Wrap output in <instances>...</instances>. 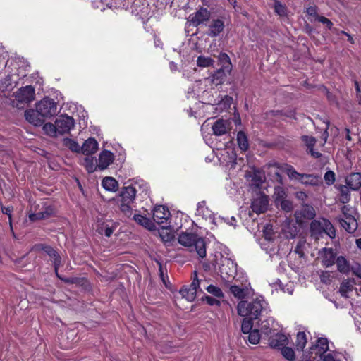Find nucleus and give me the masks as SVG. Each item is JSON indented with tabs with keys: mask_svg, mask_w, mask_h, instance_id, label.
I'll list each match as a JSON object with an SVG mask.
<instances>
[{
	"mask_svg": "<svg viewBox=\"0 0 361 361\" xmlns=\"http://www.w3.org/2000/svg\"><path fill=\"white\" fill-rule=\"evenodd\" d=\"M280 205L281 209L286 212H290L293 209V203L290 200H283Z\"/></svg>",
	"mask_w": 361,
	"mask_h": 361,
	"instance_id": "obj_55",
	"label": "nucleus"
},
{
	"mask_svg": "<svg viewBox=\"0 0 361 361\" xmlns=\"http://www.w3.org/2000/svg\"><path fill=\"white\" fill-rule=\"evenodd\" d=\"M224 22L221 19H214L209 25L207 35L212 37H216L224 30Z\"/></svg>",
	"mask_w": 361,
	"mask_h": 361,
	"instance_id": "obj_21",
	"label": "nucleus"
},
{
	"mask_svg": "<svg viewBox=\"0 0 361 361\" xmlns=\"http://www.w3.org/2000/svg\"><path fill=\"white\" fill-rule=\"evenodd\" d=\"M225 71V69L220 68L212 75L211 80L214 85L217 86L224 82L226 77Z\"/></svg>",
	"mask_w": 361,
	"mask_h": 361,
	"instance_id": "obj_33",
	"label": "nucleus"
},
{
	"mask_svg": "<svg viewBox=\"0 0 361 361\" xmlns=\"http://www.w3.org/2000/svg\"><path fill=\"white\" fill-rule=\"evenodd\" d=\"M74 119L67 115H60L54 123H47L43 126L44 133L51 137H56L70 132L74 128Z\"/></svg>",
	"mask_w": 361,
	"mask_h": 361,
	"instance_id": "obj_2",
	"label": "nucleus"
},
{
	"mask_svg": "<svg viewBox=\"0 0 361 361\" xmlns=\"http://www.w3.org/2000/svg\"><path fill=\"white\" fill-rule=\"evenodd\" d=\"M307 343V336L305 332L300 331L297 334L295 345L298 350H302Z\"/></svg>",
	"mask_w": 361,
	"mask_h": 361,
	"instance_id": "obj_40",
	"label": "nucleus"
},
{
	"mask_svg": "<svg viewBox=\"0 0 361 361\" xmlns=\"http://www.w3.org/2000/svg\"><path fill=\"white\" fill-rule=\"evenodd\" d=\"M288 337L282 333H277L269 338V345L273 348L284 347L288 343Z\"/></svg>",
	"mask_w": 361,
	"mask_h": 361,
	"instance_id": "obj_22",
	"label": "nucleus"
},
{
	"mask_svg": "<svg viewBox=\"0 0 361 361\" xmlns=\"http://www.w3.org/2000/svg\"><path fill=\"white\" fill-rule=\"evenodd\" d=\"M283 171L291 180L300 182L301 178H302V173H298L291 165L285 164L283 166Z\"/></svg>",
	"mask_w": 361,
	"mask_h": 361,
	"instance_id": "obj_30",
	"label": "nucleus"
},
{
	"mask_svg": "<svg viewBox=\"0 0 361 361\" xmlns=\"http://www.w3.org/2000/svg\"><path fill=\"white\" fill-rule=\"evenodd\" d=\"M196 214L202 216L206 220H209L212 224L218 226L224 219H221L220 216L218 218L214 217L213 212L206 206L204 201L200 202L197 204Z\"/></svg>",
	"mask_w": 361,
	"mask_h": 361,
	"instance_id": "obj_9",
	"label": "nucleus"
},
{
	"mask_svg": "<svg viewBox=\"0 0 361 361\" xmlns=\"http://www.w3.org/2000/svg\"><path fill=\"white\" fill-rule=\"evenodd\" d=\"M252 320L253 319H251L248 317H246L243 319L242 322L241 330L244 334H247L249 332L253 331V323L252 322Z\"/></svg>",
	"mask_w": 361,
	"mask_h": 361,
	"instance_id": "obj_48",
	"label": "nucleus"
},
{
	"mask_svg": "<svg viewBox=\"0 0 361 361\" xmlns=\"http://www.w3.org/2000/svg\"><path fill=\"white\" fill-rule=\"evenodd\" d=\"M245 177L248 181H250V185L252 186L259 187L264 181V177L262 176L261 173L254 171L252 174L247 173L245 174Z\"/></svg>",
	"mask_w": 361,
	"mask_h": 361,
	"instance_id": "obj_31",
	"label": "nucleus"
},
{
	"mask_svg": "<svg viewBox=\"0 0 361 361\" xmlns=\"http://www.w3.org/2000/svg\"><path fill=\"white\" fill-rule=\"evenodd\" d=\"M260 245L262 250H264L270 256L275 255L277 252L276 243L274 240V238L266 234V238H262L260 240Z\"/></svg>",
	"mask_w": 361,
	"mask_h": 361,
	"instance_id": "obj_20",
	"label": "nucleus"
},
{
	"mask_svg": "<svg viewBox=\"0 0 361 361\" xmlns=\"http://www.w3.org/2000/svg\"><path fill=\"white\" fill-rule=\"evenodd\" d=\"M33 250L37 251H44L47 255L52 258L54 260L55 271L57 272L60 264V257L57 252L51 247L43 244H39L35 245L33 247Z\"/></svg>",
	"mask_w": 361,
	"mask_h": 361,
	"instance_id": "obj_16",
	"label": "nucleus"
},
{
	"mask_svg": "<svg viewBox=\"0 0 361 361\" xmlns=\"http://www.w3.org/2000/svg\"><path fill=\"white\" fill-rule=\"evenodd\" d=\"M268 198L266 195H259L255 197L251 204L252 211L257 214L264 213L268 207Z\"/></svg>",
	"mask_w": 361,
	"mask_h": 361,
	"instance_id": "obj_15",
	"label": "nucleus"
},
{
	"mask_svg": "<svg viewBox=\"0 0 361 361\" xmlns=\"http://www.w3.org/2000/svg\"><path fill=\"white\" fill-rule=\"evenodd\" d=\"M348 186L353 190L359 189L361 186V173H352L345 178Z\"/></svg>",
	"mask_w": 361,
	"mask_h": 361,
	"instance_id": "obj_27",
	"label": "nucleus"
},
{
	"mask_svg": "<svg viewBox=\"0 0 361 361\" xmlns=\"http://www.w3.org/2000/svg\"><path fill=\"white\" fill-rule=\"evenodd\" d=\"M82 165L85 167L88 173H92L95 171L98 168L94 158L92 157H89V155L84 158Z\"/></svg>",
	"mask_w": 361,
	"mask_h": 361,
	"instance_id": "obj_34",
	"label": "nucleus"
},
{
	"mask_svg": "<svg viewBox=\"0 0 361 361\" xmlns=\"http://www.w3.org/2000/svg\"><path fill=\"white\" fill-rule=\"evenodd\" d=\"M307 13L310 16H314L317 18V8L315 6H310L307 8Z\"/></svg>",
	"mask_w": 361,
	"mask_h": 361,
	"instance_id": "obj_61",
	"label": "nucleus"
},
{
	"mask_svg": "<svg viewBox=\"0 0 361 361\" xmlns=\"http://www.w3.org/2000/svg\"><path fill=\"white\" fill-rule=\"evenodd\" d=\"M205 289L209 293H210L215 298L222 299L224 297V293L221 290V289L216 286L211 284L207 286Z\"/></svg>",
	"mask_w": 361,
	"mask_h": 361,
	"instance_id": "obj_41",
	"label": "nucleus"
},
{
	"mask_svg": "<svg viewBox=\"0 0 361 361\" xmlns=\"http://www.w3.org/2000/svg\"><path fill=\"white\" fill-rule=\"evenodd\" d=\"M133 202H126L124 200H120L119 207L121 211L127 216L133 215V209L131 204Z\"/></svg>",
	"mask_w": 361,
	"mask_h": 361,
	"instance_id": "obj_45",
	"label": "nucleus"
},
{
	"mask_svg": "<svg viewBox=\"0 0 361 361\" xmlns=\"http://www.w3.org/2000/svg\"><path fill=\"white\" fill-rule=\"evenodd\" d=\"M247 339L250 343L255 345L259 342L260 334L258 329H253V331L247 334V336L244 338Z\"/></svg>",
	"mask_w": 361,
	"mask_h": 361,
	"instance_id": "obj_43",
	"label": "nucleus"
},
{
	"mask_svg": "<svg viewBox=\"0 0 361 361\" xmlns=\"http://www.w3.org/2000/svg\"><path fill=\"white\" fill-rule=\"evenodd\" d=\"M305 245V241L300 240L296 247H295V252L297 253L300 257H303L304 252H303V246Z\"/></svg>",
	"mask_w": 361,
	"mask_h": 361,
	"instance_id": "obj_56",
	"label": "nucleus"
},
{
	"mask_svg": "<svg viewBox=\"0 0 361 361\" xmlns=\"http://www.w3.org/2000/svg\"><path fill=\"white\" fill-rule=\"evenodd\" d=\"M353 290V286L348 281H344L341 283L340 286L341 295L344 298L348 297V293Z\"/></svg>",
	"mask_w": 361,
	"mask_h": 361,
	"instance_id": "obj_47",
	"label": "nucleus"
},
{
	"mask_svg": "<svg viewBox=\"0 0 361 361\" xmlns=\"http://www.w3.org/2000/svg\"><path fill=\"white\" fill-rule=\"evenodd\" d=\"M274 319L271 317L265 319L261 324L260 329L266 335L271 333V329L273 327Z\"/></svg>",
	"mask_w": 361,
	"mask_h": 361,
	"instance_id": "obj_46",
	"label": "nucleus"
},
{
	"mask_svg": "<svg viewBox=\"0 0 361 361\" xmlns=\"http://www.w3.org/2000/svg\"><path fill=\"white\" fill-rule=\"evenodd\" d=\"M25 118L30 123L35 126H40L44 121V117L39 114L38 109H30L25 111Z\"/></svg>",
	"mask_w": 361,
	"mask_h": 361,
	"instance_id": "obj_18",
	"label": "nucleus"
},
{
	"mask_svg": "<svg viewBox=\"0 0 361 361\" xmlns=\"http://www.w3.org/2000/svg\"><path fill=\"white\" fill-rule=\"evenodd\" d=\"M114 155L109 150H103L100 152L98 159L97 166L100 170H104L113 163Z\"/></svg>",
	"mask_w": 361,
	"mask_h": 361,
	"instance_id": "obj_19",
	"label": "nucleus"
},
{
	"mask_svg": "<svg viewBox=\"0 0 361 361\" xmlns=\"http://www.w3.org/2000/svg\"><path fill=\"white\" fill-rule=\"evenodd\" d=\"M266 234L271 235L273 237L274 233L272 231V226L270 225H267L263 230V238H266Z\"/></svg>",
	"mask_w": 361,
	"mask_h": 361,
	"instance_id": "obj_59",
	"label": "nucleus"
},
{
	"mask_svg": "<svg viewBox=\"0 0 361 361\" xmlns=\"http://www.w3.org/2000/svg\"><path fill=\"white\" fill-rule=\"evenodd\" d=\"M194 274L195 277L193 281L188 287L191 289V291L195 292V293L197 295V289L200 288V281L197 279V275L196 271H195Z\"/></svg>",
	"mask_w": 361,
	"mask_h": 361,
	"instance_id": "obj_54",
	"label": "nucleus"
},
{
	"mask_svg": "<svg viewBox=\"0 0 361 361\" xmlns=\"http://www.w3.org/2000/svg\"><path fill=\"white\" fill-rule=\"evenodd\" d=\"M2 83H3V85L5 87H8L9 86H11L12 85V83H11V75H8L4 79V80L2 81Z\"/></svg>",
	"mask_w": 361,
	"mask_h": 361,
	"instance_id": "obj_63",
	"label": "nucleus"
},
{
	"mask_svg": "<svg viewBox=\"0 0 361 361\" xmlns=\"http://www.w3.org/2000/svg\"><path fill=\"white\" fill-rule=\"evenodd\" d=\"M219 61H220L223 69L226 71H231L232 66L229 56L226 53H221L219 55Z\"/></svg>",
	"mask_w": 361,
	"mask_h": 361,
	"instance_id": "obj_38",
	"label": "nucleus"
},
{
	"mask_svg": "<svg viewBox=\"0 0 361 361\" xmlns=\"http://www.w3.org/2000/svg\"><path fill=\"white\" fill-rule=\"evenodd\" d=\"M98 149V142L92 137L88 138L85 141L82 146L81 147V151L85 155H90L94 154Z\"/></svg>",
	"mask_w": 361,
	"mask_h": 361,
	"instance_id": "obj_23",
	"label": "nucleus"
},
{
	"mask_svg": "<svg viewBox=\"0 0 361 361\" xmlns=\"http://www.w3.org/2000/svg\"><path fill=\"white\" fill-rule=\"evenodd\" d=\"M329 342L326 338H319L316 343L310 348V354L314 360L322 358L329 350Z\"/></svg>",
	"mask_w": 361,
	"mask_h": 361,
	"instance_id": "obj_10",
	"label": "nucleus"
},
{
	"mask_svg": "<svg viewBox=\"0 0 361 361\" xmlns=\"http://www.w3.org/2000/svg\"><path fill=\"white\" fill-rule=\"evenodd\" d=\"M51 209L46 208L44 209V211L30 214L29 215V219L31 221H36V220L47 219L51 214Z\"/></svg>",
	"mask_w": 361,
	"mask_h": 361,
	"instance_id": "obj_39",
	"label": "nucleus"
},
{
	"mask_svg": "<svg viewBox=\"0 0 361 361\" xmlns=\"http://www.w3.org/2000/svg\"><path fill=\"white\" fill-rule=\"evenodd\" d=\"M102 185L103 188L108 191L115 192L118 188L117 180L112 177H105L102 180Z\"/></svg>",
	"mask_w": 361,
	"mask_h": 361,
	"instance_id": "obj_32",
	"label": "nucleus"
},
{
	"mask_svg": "<svg viewBox=\"0 0 361 361\" xmlns=\"http://www.w3.org/2000/svg\"><path fill=\"white\" fill-rule=\"evenodd\" d=\"M63 143L65 147L73 152L80 153L81 151V147L80 145L72 139L65 138L63 140Z\"/></svg>",
	"mask_w": 361,
	"mask_h": 361,
	"instance_id": "obj_35",
	"label": "nucleus"
},
{
	"mask_svg": "<svg viewBox=\"0 0 361 361\" xmlns=\"http://www.w3.org/2000/svg\"><path fill=\"white\" fill-rule=\"evenodd\" d=\"M239 315L257 319L263 313L268 312V304L263 298H257L252 302L240 301L238 305Z\"/></svg>",
	"mask_w": 361,
	"mask_h": 361,
	"instance_id": "obj_1",
	"label": "nucleus"
},
{
	"mask_svg": "<svg viewBox=\"0 0 361 361\" xmlns=\"http://www.w3.org/2000/svg\"><path fill=\"white\" fill-rule=\"evenodd\" d=\"M315 216V211L313 207L305 204L300 209L295 211V217L298 224H302L305 220H310Z\"/></svg>",
	"mask_w": 361,
	"mask_h": 361,
	"instance_id": "obj_12",
	"label": "nucleus"
},
{
	"mask_svg": "<svg viewBox=\"0 0 361 361\" xmlns=\"http://www.w3.org/2000/svg\"><path fill=\"white\" fill-rule=\"evenodd\" d=\"M324 178L327 185H332L335 181V173L332 171H328L325 173Z\"/></svg>",
	"mask_w": 361,
	"mask_h": 361,
	"instance_id": "obj_51",
	"label": "nucleus"
},
{
	"mask_svg": "<svg viewBox=\"0 0 361 361\" xmlns=\"http://www.w3.org/2000/svg\"><path fill=\"white\" fill-rule=\"evenodd\" d=\"M250 286V283H242L241 286L233 285L230 288V290L231 293L238 299H243L248 294V288Z\"/></svg>",
	"mask_w": 361,
	"mask_h": 361,
	"instance_id": "obj_24",
	"label": "nucleus"
},
{
	"mask_svg": "<svg viewBox=\"0 0 361 361\" xmlns=\"http://www.w3.org/2000/svg\"><path fill=\"white\" fill-rule=\"evenodd\" d=\"M136 195V188L131 185L125 186L122 188L121 192L120 200L127 201L128 202H133Z\"/></svg>",
	"mask_w": 361,
	"mask_h": 361,
	"instance_id": "obj_26",
	"label": "nucleus"
},
{
	"mask_svg": "<svg viewBox=\"0 0 361 361\" xmlns=\"http://www.w3.org/2000/svg\"><path fill=\"white\" fill-rule=\"evenodd\" d=\"M219 299V298H214L209 295H206L204 298V301H206L207 304L212 306H220L221 301Z\"/></svg>",
	"mask_w": 361,
	"mask_h": 361,
	"instance_id": "obj_52",
	"label": "nucleus"
},
{
	"mask_svg": "<svg viewBox=\"0 0 361 361\" xmlns=\"http://www.w3.org/2000/svg\"><path fill=\"white\" fill-rule=\"evenodd\" d=\"M319 255L322 259V264L325 267L334 265L337 258L336 253L333 248L324 247L319 252Z\"/></svg>",
	"mask_w": 361,
	"mask_h": 361,
	"instance_id": "obj_13",
	"label": "nucleus"
},
{
	"mask_svg": "<svg viewBox=\"0 0 361 361\" xmlns=\"http://www.w3.org/2000/svg\"><path fill=\"white\" fill-rule=\"evenodd\" d=\"M180 293L183 298H185L188 301H193L196 298L195 292L191 291L188 286H184L180 290Z\"/></svg>",
	"mask_w": 361,
	"mask_h": 361,
	"instance_id": "obj_44",
	"label": "nucleus"
},
{
	"mask_svg": "<svg viewBox=\"0 0 361 361\" xmlns=\"http://www.w3.org/2000/svg\"><path fill=\"white\" fill-rule=\"evenodd\" d=\"M300 183L305 185L318 186L322 183V179L319 175L302 173Z\"/></svg>",
	"mask_w": 361,
	"mask_h": 361,
	"instance_id": "obj_25",
	"label": "nucleus"
},
{
	"mask_svg": "<svg viewBox=\"0 0 361 361\" xmlns=\"http://www.w3.org/2000/svg\"><path fill=\"white\" fill-rule=\"evenodd\" d=\"M223 219H224V220L221 223H219V225H220L222 223H226L227 224H228L230 226H235L236 219L235 217L232 216L230 219H228L227 221L226 220V219H224V218H223Z\"/></svg>",
	"mask_w": 361,
	"mask_h": 361,
	"instance_id": "obj_62",
	"label": "nucleus"
},
{
	"mask_svg": "<svg viewBox=\"0 0 361 361\" xmlns=\"http://www.w3.org/2000/svg\"><path fill=\"white\" fill-rule=\"evenodd\" d=\"M114 229L113 227H105L104 231V235L108 238L110 237L114 233Z\"/></svg>",
	"mask_w": 361,
	"mask_h": 361,
	"instance_id": "obj_64",
	"label": "nucleus"
},
{
	"mask_svg": "<svg viewBox=\"0 0 361 361\" xmlns=\"http://www.w3.org/2000/svg\"><path fill=\"white\" fill-rule=\"evenodd\" d=\"M319 22L324 24L326 25V27L331 30L332 26H333V23L332 22L329 20L326 17H324V16H317V19Z\"/></svg>",
	"mask_w": 361,
	"mask_h": 361,
	"instance_id": "obj_57",
	"label": "nucleus"
},
{
	"mask_svg": "<svg viewBox=\"0 0 361 361\" xmlns=\"http://www.w3.org/2000/svg\"><path fill=\"white\" fill-rule=\"evenodd\" d=\"M310 232L311 235L316 240L322 237L323 233L327 234L331 238H334L336 236L333 225L325 219H323L322 221H312L310 224Z\"/></svg>",
	"mask_w": 361,
	"mask_h": 361,
	"instance_id": "obj_6",
	"label": "nucleus"
},
{
	"mask_svg": "<svg viewBox=\"0 0 361 361\" xmlns=\"http://www.w3.org/2000/svg\"><path fill=\"white\" fill-rule=\"evenodd\" d=\"M281 354L282 355L289 361H293L295 360V352L294 350L289 347H283L281 348Z\"/></svg>",
	"mask_w": 361,
	"mask_h": 361,
	"instance_id": "obj_49",
	"label": "nucleus"
},
{
	"mask_svg": "<svg viewBox=\"0 0 361 361\" xmlns=\"http://www.w3.org/2000/svg\"><path fill=\"white\" fill-rule=\"evenodd\" d=\"M11 105L17 109H23L35 99V90L32 85L18 89L13 94Z\"/></svg>",
	"mask_w": 361,
	"mask_h": 361,
	"instance_id": "obj_5",
	"label": "nucleus"
},
{
	"mask_svg": "<svg viewBox=\"0 0 361 361\" xmlns=\"http://www.w3.org/2000/svg\"><path fill=\"white\" fill-rule=\"evenodd\" d=\"M348 186L339 185L338 189L341 193L340 201L342 203H347L350 199V190Z\"/></svg>",
	"mask_w": 361,
	"mask_h": 361,
	"instance_id": "obj_42",
	"label": "nucleus"
},
{
	"mask_svg": "<svg viewBox=\"0 0 361 361\" xmlns=\"http://www.w3.org/2000/svg\"><path fill=\"white\" fill-rule=\"evenodd\" d=\"M342 214L338 221L342 227L348 233H353L357 228V223L352 214V209L348 206H343L341 209Z\"/></svg>",
	"mask_w": 361,
	"mask_h": 361,
	"instance_id": "obj_8",
	"label": "nucleus"
},
{
	"mask_svg": "<svg viewBox=\"0 0 361 361\" xmlns=\"http://www.w3.org/2000/svg\"><path fill=\"white\" fill-rule=\"evenodd\" d=\"M274 9L276 13H277L279 16H285L286 13V9L284 6H283L280 2L276 1L274 4Z\"/></svg>",
	"mask_w": 361,
	"mask_h": 361,
	"instance_id": "obj_53",
	"label": "nucleus"
},
{
	"mask_svg": "<svg viewBox=\"0 0 361 361\" xmlns=\"http://www.w3.org/2000/svg\"><path fill=\"white\" fill-rule=\"evenodd\" d=\"M301 139L307 146L308 150L311 149V148H314V146L316 143V139L314 137L303 135L302 136Z\"/></svg>",
	"mask_w": 361,
	"mask_h": 361,
	"instance_id": "obj_50",
	"label": "nucleus"
},
{
	"mask_svg": "<svg viewBox=\"0 0 361 361\" xmlns=\"http://www.w3.org/2000/svg\"><path fill=\"white\" fill-rule=\"evenodd\" d=\"M237 142L240 149L243 151H246L248 149L249 144L247 137L245 133L243 131H240L237 135Z\"/></svg>",
	"mask_w": 361,
	"mask_h": 361,
	"instance_id": "obj_36",
	"label": "nucleus"
},
{
	"mask_svg": "<svg viewBox=\"0 0 361 361\" xmlns=\"http://www.w3.org/2000/svg\"><path fill=\"white\" fill-rule=\"evenodd\" d=\"M133 219L140 225L144 226L149 231L156 229L154 223L149 218L140 214H134Z\"/></svg>",
	"mask_w": 361,
	"mask_h": 361,
	"instance_id": "obj_28",
	"label": "nucleus"
},
{
	"mask_svg": "<svg viewBox=\"0 0 361 361\" xmlns=\"http://www.w3.org/2000/svg\"><path fill=\"white\" fill-rule=\"evenodd\" d=\"M212 128L214 135L221 136L230 131L231 122L228 120L218 119L214 123Z\"/></svg>",
	"mask_w": 361,
	"mask_h": 361,
	"instance_id": "obj_17",
	"label": "nucleus"
},
{
	"mask_svg": "<svg viewBox=\"0 0 361 361\" xmlns=\"http://www.w3.org/2000/svg\"><path fill=\"white\" fill-rule=\"evenodd\" d=\"M214 60L209 56L201 55L197 59V65L199 67L207 68L213 66Z\"/></svg>",
	"mask_w": 361,
	"mask_h": 361,
	"instance_id": "obj_37",
	"label": "nucleus"
},
{
	"mask_svg": "<svg viewBox=\"0 0 361 361\" xmlns=\"http://www.w3.org/2000/svg\"><path fill=\"white\" fill-rule=\"evenodd\" d=\"M218 256L220 257L219 262H216L215 267L218 266V274L225 283H228L236 275L237 264L231 259L223 257L221 253L216 255V257Z\"/></svg>",
	"mask_w": 361,
	"mask_h": 361,
	"instance_id": "obj_4",
	"label": "nucleus"
},
{
	"mask_svg": "<svg viewBox=\"0 0 361 361\" xmlns=\"http://www.w3.org/2000/svg\"><path fill=\"white\" fill-rule=\"evenodd\" d=\"M211 16L210 11L205 8H201L196 12L189 16V21L193 26L197 27L209 20Z\"/></svg>",
	"mask_w": 361,
	"mask_h": 361,
	"instance_id": "obj_11",
	"label": "nucleus"
},
{
	"mask_svg": "<svg viewBox=\"0 0 361 361\" xmlns=\"http://www.w3.org/2000/svg\"><path fill=\"white\" fill-rule=\"evenodd\" d=\"M335 263L338 271L342 274H348L351 270L349 262L343 256L338 257Z\"/></svg>",
	"mask_w": 361,
	"mask_h": 361,
	"instance_id": "obj_29",
	"label": "nucleus"
},
{
	"mask_svg": "<svg viewBox=\"0 0 361 361\" xmlns=\"http://www.w3.org/2000/svg\"><path fill=\"white\" fill-rule=\"evenodd\" d=\"M39 114L44 119L50 118L58 113L57 103L51 98L45 97L35 104Z\"/></svg>",
	"mask_w": 361,
	"mask_h": 361,
	"instance_id": "obj_7",
	"label": "nucleus"
},
{
	"mask_svg": "<svg viewBox=\"0 0 361 361\" xmlns=\"http://www.w3.org/2000/svg\"><path fill=\"white\" fill-rule=\"evenodd\" d=\"M1 210L4 214H7L8 216L10 225L11 226V212L13 210L12 207H2Z\"/></svg>",
	"mask_w": 361,
	"mask_h": 361,
	"instance_id": "obj_60",
	"label": "nucleus"
},
{
	"mask_svg": "<svg viewBox=\"0 0 361 361\" xmlns=\"http://www.w3.org/2000/svg\"><path fill=\"white\" fill-rule=\"evenodd\" d=\"M351 271L354 275L361 279V265L360 264L353 265Z\"/></svg>",
	"mask_w": 361,
	"mask_h": 361,
	"instance_id": "obj_58",
	"label": "nucleus"
},
{
	"mask_svg": "<svg viewBox=\"0 0 361 361\" xmlns=\"http://www.w3.org/2000/svg\"><path fill=\"white\" fill-rule=\"evenodd\" d=\"M170 216V212L167 207L163 205L154 207L153 209V219L158 224H163L167 222Z\"/></svg>",
	"mask_w": 361,
	"mask_h": 361,
	"instance_id": "obj_14",
	"label": "nucleus"
},
{
	"mask_svg": "<svg viewBox=\"0 0 361 361\" xmlns=\"http://www.w3.org/2000/svg\"><path fill=\"white\" fill-rule=\"evenodd\" d=\"M178 240V243L187 247L190 252H196L201 258L206 256V244L202 238L193 233H182Z\"/></svg>",
	"mask_w": 361,
	"mask_h": 361,
	"instance_id": "obj_3",
	"label": "nucleus"
}]
</instances>
